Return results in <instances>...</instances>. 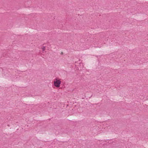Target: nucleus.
<instances>
[{
  "label": "nucleus",
  "mask_w": 148,
  "mask_h": 148,
  "mask_svg": "<svg viewBox=\"0 0 148 148\" xmlns=\"http://www.w3.org/2000/svg\"><path fill=\"white\" fill-rule=\"evenodd\" d=\"M61 82V81L60 79H56L54 80L53 81V84L54 85L56 88H59L60 86Z\"/></svg>",
  "instance_id": "1"
},
{
  "label": "nucleus",
  "mask_w": 148,
  "mask_h": 148,
  "mask_svg": "<svg viewBox=\"0 0 148 148\" xmlns=\"http://www.w3.org/2000/svg\"><path fill=\"white\" fill-rule=\"evenodd\" d=\"M41 49L42 51H45V50L46 49V47L45 46H43L42 47Z\"/></svg>",
  "instance_id": "2"
}]
</instances>
